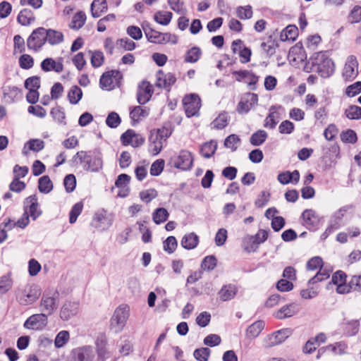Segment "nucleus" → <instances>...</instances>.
Segmentation results:
<instances>
[{"mask_svg":"<svg viewBox=\"0 0 361 361\" xmlns=\"http://www.w3.org/2000/svg\"><path fill=\"white\" fill-rule=\"evenodd\" d=\"M267 133L264 130H259L253 133L250 138V142L254 146L263 144L267 138Z\"/></svg>","mask_w":361,"mask_h":361,"instance_id":"nucleus-43","label":"nucleus"},{"mask_svg":"<svg viewBox=\"0 0 361 361\" xmlns=\"http://www.w3.org/2000/svg\"><path fill=\"white\" fill-rule=\"evenodd\" d=\"M345 115L350 120H359L361 118V107L350 105L345 110Z\"/></svg>","mask_w":361,"mask_h":361,"instance_id":"nucleus-49","label":"nucleus"},{"mask_svg":"<svg viewBox=\"0 0 361 361\" xmlns=\"http://www.w3.org/2000/svg\"><path fill=\"white\" fill-rule=\"evenodd\" d=\"M76 158L85 171L97 172L103 166L101 154L94 151H80L76 153Z\"/></svg>","mask_w":361,"mask_h":361,"instance_id":"nucleus-3","label":"nucleus"},{"mask_svg":"<svg viewBox=\"0 0 361 361\" xmlns=\"http://www.w3.org/2000/svg\"><path fill=\"white\" fill-rule=\"evenodd\" d=\"M17 20L18 22L22 25L27 26L35 20V17L31 10L28 8H24L19 13Z\"/></svg>","mask_w":361,"mask_h":361,"instance_id":"nucleus-32","label":"nucleus"},{"mask_svg":"<svg viewBox=\"0 0 361 361\" xmlns=\"http://www.w3.org/2000/svg\"><path fill=\"white\" fill-rule=\"evenodd\" d=\"M93 357L92 350L90 346H85L76 351L78 361H91Z\"/></svg>","mask_w":361,"mask_h":361,"instance_id":"nucleus-42","label":"nucleus"},{"mask_svg":"<svg viewBox=\"0 0 361 361\" xmlns=\"http://www.w3.org/2000/svg\"><path fill=\"white\" fill-rule=\"evenodd\" d=\"M156 85L159 87L169 88L176 81V78L173 73H164L159 70L156 74Z\"/></svg>","mask_w":361,"mask_h":361,"instance_id":"nucleus-19","label":"nucleus"},{"mask_svg":"<svg viewBox=\"0 0 361 361\" xmlns=\"http://www.w3.org/2000/svg\"><path fill=\"white\" fill-rule=\"evenodd\" d=\"M268 238V231L266 230H259L254 236L250 238V241L252 240V248L254 247L255 244H261L264 243Z\"/></svg>","mask_w":361,"mask_h":361,"instance_id":"nucleus-62","label":"nucleus"},{"mask_svg":"<svg viewBox=\"0 0 361 361\" xmlns=\"http://www.w3.org/2000/svg\"><path fill=\"white\" fill-rule=\"evenodd\" d=\"M46 41L51 45L59 44L63 41V35L60 31L46 29Z\"/></svg>","mask_w":361,"mask_h":361,"instance_id":"nucleus-36","label":"nucleus"},{"mask_svg":"<svg viewBox=\"0 0 361 361\" xmlns=\"http://www.w3.org/2000/svg\"><path fill=\"white\" fill-rule=\"evenodd\" d=\"M154 93L152 85L147 80L142 81L137 88V99L139 104H146L152 97Z\"/></svg>","mask_w":361,"mask_h":361,"instance_id":"nucleus-17","label":"nucleus"},{"mask_svg":"<svg viewBox=\"0 0 361 361\" xmlns=\"http://www.w3.org/2000/svg\"><path fill=\"white\" fill-rule=\"evenodd\" d=\"M82 209V202H77L73 206L69 214V222L71 224H74L76 221L77 218L81 214Z\"/></svg>","mask_w":361,"mask_h":361,"instance_id":"nucleus-55","label":"nucleus"},{"mask_svg":"<svg viewBox=\"0 0 361 361\" xmlns=\"http://www.w3.org/2000/svg\"><path fill=\"white\" fill-rule=\"evenodd\" d=\"M216 263L217 259L214 256H207L203 259L201 263V269L204 271L213 270L216 267Z\"/></svg>","mask_w":361,"mask_h":361,"instance_id":"nucleus-51","label":"nucleus"},{"mask_svg":"<svg viewBox=\"0 0 361 361\" xmlns=\"http://www.w3.org/2000/svg\"><path fill=\"white\" fill-rule=\"evenodd\" d=\"M292 334L290 329L286 328L278 330L271 335L267 336L264 340L266 347H271L283 343Z\"/></svg>","mask_w":361,"mask_h":361,"instance_id":"nucleus-15","label":"nucleus"},{"mask_svg":"<svg viewBox=\"0 0 361 361\" xmlns=\"http://www.w3.org/2000/svg\"><path fill=\"white\" fill-rule=\"evenodd\" d=\"M312 67L322 78H329L334 72V63L326 54V52L314 53L310 58Z\"/></svg>","mask_w":361,"mask_h":361,"instance_id":"nucleus-2","label":"nucleus"},{"mask_svg":"<svg viewBox=\"0 0 361 361\" xmlns=\"http://www.w3.org/2000/svg\"><path fill=\"white\" fill-rule=\"evenodd\" d=\"M108 9L106 0H94L91 4L90 10L93 18H99Z\"/></svg>","mask_w":361,"mask_h":361,"instance_id":"nucleus-27","label":"nucleus"},{"mask_svg":"<svg viewBox=\"0 0 361 361\" xmlns=\"http://www.w3.org/2000/svg\"><path fill=\"white\" fill-rule=\"evenodd\" d=\"M128 308L126 306H120L115 310L110 321L111 329L116 333L123 329L128 317Z\"/></svg>","mask_w":361,"mask_h":361,"instance_id":"nucleus-8","label":"nucleus"},{"mask_svg":"<svg viewBox=\"0 0 361 361\" xmlns=\"http://www.w3.org/2000/svg\"><path fill=\"white\" fill-rule=\"evenodd\" d=\"M350 208H351V206L349 205L340 208L332 215L329 222L339 228L341 226V221L343 216Z\"/></svg>","mask_w":361,"mask_h":361,"instance_id":"nucleus-39","label":"nucleus"},{"mask_svg":"<svg viewBox=\"0 0 361 361\" xmlns=\"http://www.w3.org/2000/svg\"><path fill=\"white\" fill-rule=\"evenodd\" d=\"M147 40L154 44H166L171 42L173 44L178 43V37L170 32H160L155 30L149 29L145 31Z\"/></svg>","mask_w":361,"mask_h":361,"instance_id":"nucleus-7","label":"nucleus"},{"mask_svg":"<svg viewBox=\"0 0 361 361\" xmlns=\"http://www.w3.org/2000/svg\"><path fill=\"white\" fill-rule=\"evenodd\" d=\"M78 310V304L66 302L61 309L60 317L63 320H68L75 315Z\"/></svg>","mask_w":361,"mask_h":361,"instance_id":"nucleus-25","label":"nucleus"},{"mask_svg":"<svg viewBox=\"0 0 361 361\" xmlns=\"http://www.w3.org/2000/svg\"><path fill=\"white\" fill-rule=\"evenodd\" d=\"M16 300L21 305L34 303L40 296L41 290L35 284H26L18 288L16 292Z\"/></svg>","mask_w":361,"mask_h":361,"instance_id":"nucleus-4","label":"nucleus"},{"mask_svg":"<svg viewBox=\"0 0 361 361\" xmlns=\"http://www.w3.org/2000/svg\"><path fill=\"white\" fill-rule=\"evenodd\" d=\"M121 142L123 146H131L134 148L141 147L145 142V137L135 132L133 129H128L120 137Z\"/></svg>","mask_w":361,"mask_h":361,"instance_id":"nucleus-10","label":"nucleus"},{"mask_svg":"<svg viewBox=\"0 0 361 361\" xmlns=\"http://www.w3.org/2000/svg\"><path fill=\"white\" fill-rule=\"evenodd\" d=\"M211 354V350L208 348H200L196 349L193 355L195 358L198 361H207Z\"/></svg>","mask_w":361,"mask_h":361,"instance_id":"nucleus-57","label":"nucleus"},{"mask_svg":"<svg viewBox=\"0 0 361 361\" xmlns=\"http://www.w3.org/2000/svg\"><path fill=\"white\" fill-rule=\"evenodd\" d=\"M194 158L192 154L185 149L180 150L178 154L172 157L170 159V164L175 168L188 171L192 168Z\"/></svg>","mask_w":361,"mask_h":361,"instance_id":"nucleus-6","label":"nucleus"},{"mask_svg":"<svg viewBox=\"0 0 361 361\" xmlns=\"http://www.w3.org/2000/svg\"><path fill=\"white\" fill-rule=\"evenodd\" d=\"M87 20V16L82 11L76 12L72 17L69 24V27L72 30H78L85 25Z\"/></svg>","mask_w":361,"mask_h":361,"instance_id":"nucleus-30","label":"nucleus"},{"mask_svg":"<svg viewBox=\"0 0 361 361\" xmlns=\"http://www.w3.org/2000/svg\"><path fill=\"white\" fill-rule=\"evenodd\" d=\"M67 97L71 104H76L82 97V91L78 86L73 85L69 90Z\"/></svg>","mask_w":361,"mask_h":361,"instance_id":"nucleus-41","label":"nucleus"},{"mask_svg":"<svg viewBox=\"0 0 361 361\" xmlns=\"http://www.w3.org/2000/svg\"><path fill=\"white\" fill-rule=\"evenodd\" d=\"M298 35V28L295 25H288L280 32V39L295 41Z\"/></svg>","mask_w":361,"mask_h":361,"instance_id":"nucleus-29","label":"nucleus"},{"mask_svg":"<svg viewBox=\"0 0 361 361\" xmlns=\"http://www.w3.org/2000/svg\"><path fill=\"white\" fill-rule=\"evenodd\" d=\"M305 226L310 230H316L319 224V216L312 209H305L302 214Z\"/></svg>","mask_w":361,"mask_h":361,"instance_id":"nucleus-20","label":"nucleus"},{"mask_svg":"<svg viewBox=\"0 0 361 361\" xmlns=\"http://www.w3.org/2000/svg\"><path fill=\"white\" fill-rule=\"evenodd\" d=\"M228 116L226 112L221 113L212 122L213 127L216 129H223L228 125Z\"/></svg>","mask_w":361,"mask_h":361,"instance_id":"nucleus-54","label":"nucleus"},{"mask_svg":"<svg viewBox=\"0 0 361 361\" xmlns=\"http://www.w3.org/2000/svg\"><path fill=\"white\" fill-rule=\"evenodd\" d=\"M232 50L235 54L240 57L241 63L248 62V48H247L243 41L238 39L232 43Z\"/></svg>","mask_w":361,"mask_h":361,"instance_id":"nucleus-23","label":"nucleus"},{"mask_svg":"<svg viewBox=\"0 0 361 361\" xmlns=\"http://www.w3.org/2000/svg\"><path fill=\"white\" fill-rule=\"evenodd\" d=\"M113 222L112 217L104 209L96 212L92 218L91 226L103 231L109 228Z\"/></svg>","mask_w":361,"mask_h":361,"instance_id":"nucleus-12","label":"nucleus"},{"mask_svg":"<svg viewBox=\"0 0 361 361\" xmlns=\"http://www.w3.org/2000/svg\"><path fill=\"white\" fill-rule=\"evenodd\" d=\"M118 74V71H110L105 72L100 78V85L102 88L111 89L114 83V78Z\"/></svg>","mask_w":361,"mask_h":361,"instance_id":"nucleus-33","label":"nucleus"},{"mask_svg":"<svg viewBox=\"0 0 361 361\" xmlns=\"http://www.w3.org/2000/svg\"><path fill=\"white\" fill-rule=\"evenodd\" d=\"M173 17V13L166 11H157L154 15V20L162 25H167L170 23Z\"/></svg>","mask_w":361,"mask_h":361,"instance_id":"nucleus-40","label":"nucleus"},{"mask_svg":"<svg viewBox=\"0 0 361 361\" xmlns=\"http://www.w3.org/2000/svg\"><path fill=\"white\" fill-rule=\"evenodd\" d=\"M158 192L154 188L142 190L139 194L140 200L147 204L156 198Z\"/></svg>","mask_w":361,"mask_h":361,"instance_id":"nucleus-52","label":"nucleus"},{"mask_svg":"<svg viewBox=\"0 0 361 361\" xmlns=\"http://www.w3.org/2000/svg\"><path fill=\"white\" fill-rule=\"evenodd\" d=\"M88 53L90 56V63L93 68H97L104 64L105 58L102 51L89 50Z\"/></svg>","mask_w":361,"mask_h":361,"instance_id":"nucleus-34","label":"nucleus"},{"mask_svg":"<svg viewBox=\"0 0 361 361\" xmlns=\"http://www.w3.org/2000/svg\"><path fill=\"white\" fill-rule=\"evenodd\" d=\"M169 214L164 208H158L152 214V219L155 224H160L165 222Z\"/></svg>","mask_w":361,"mask_h":361,"instance_id":"nucleus-47","label":"nucleus"},{"mask_svg":"<svg viewBox=\"0 0 361 361\" xmlns=\"http://www.w3.org/2000/svg\"><path fill=\"white\" fill-rule=\"evenodd\" d=\"M71 61L76 69L81 71L87 65L85 54L82 51L74 54L71 58Z\"/></svg>","mask_w":361,"mask_h":361,"instance_id":"nucleus-45","label":"nucleus"},{"mask_svg":"<svg viewBox=\"0 0 361 361\" xmlns=\"http://www.w3.org/2000/svg\"><path fill=\"white\" fill-rule=\"evenodd\" d=\"M199 237L195 233L185 234L181 239L180 244L186 250L195 249L199 244Z\"/></svg>","mask_w":361,"mask_h":361,"instance_id":"nucleus-26","label":"nucleus"},{"mask_svg":"<svg viewBox=\"0 0 361 361\" xmlns=\"http://www.w3.org/2000/svg\"><path fill=\"white\" fill-rule=\"evenodd\" d=\"M19 66L23 69H30L34 66V59L29 54H23L19 58Z\"/></svg>","mask_w":361,"mask_h":361,"instance_id":"nucleus-58","label":"nucleus"},{"mask_svg":"<svg viewBox=\"0 0 361 361\" xmlns=\"http://www.w3.org/2000/svg\"><path fill=\"white\" fill-rule=\"evenodd\" d=\"M329 276L330 271L329 269H324L322 267L317 274L309 280L308 283L314 284L317 282L327 279Z\"/></svg>","mask_w":361,"mask_h":361,"instance_id":"nucleus-50","label":"nucleus"},{"mask_svg":"<svg viewBox=\"0 0 361 361\" xmlns=\"http://www.w3.org/2000/svg\"><path fill=\"white\" fill-rule=\"evenodd\" d=\"M40 67L44 72L54 71L60 73L64 69L63 59L62 57H58L57 59L46 58L41 62Z\"/></svg>","mask_w":361,"mask_h":361,"instance_id":"nucleus-16","label":"nucleus"},{"mask_svg":"<svg viewBox=\"0 0 361 361\" xmlns=\"http://www.w3.org/2000/svg\"><path fill=\"white\" fill-rule=\"evenodd\" d=\"M202 50L198 47H192L188 49L185 56L184 61L186 63H196L202 56Z\"/></svg>","mask_w":361,"mask_h":361,"instance_id":"nucleus-38","label":"nucleus"},{"mask_svg":"<svg viewBox=\"0 0 361 361\" xmlns=\"http://www.w3.org/2000/svg\"><path fill=\"white\" fill-rule=\"evenodd\" d=\"M149 109L141 106H136L130 111V117L133 123H138L142 119L148 116Z\"/></svg>","mask_w":361,"mask_h":361,"instance_id":"nucleus-28","label":"nucleus"},{"mask_svg":"<svg viewBox=\"0 0 361 361\" xmlns=\"http://www.w3.org/2000/svg\"><path fill=\"white\" fill-rule=\"evenodd\" d=\"M272 109L273 107L271 108L270 113L267 116L264 123V127L270 129H273L276 127L279 119L278 113L275 111H272Z\"/></svg>","mask_w":361,"mask_h":361,"instance_id":"nucleus-56","label":"nucleus"},{"mask_svg":"<svg viewBox=\"0 0 361 361\" xmlns=\"http://www.w3.org/2000/svg\"><path fill=\"white\" fill-rule=\"evenodd\" d=\"M25 212L30 216L33 220H35L41 215V211L39 208V204L36 195H30L27 197L24 202Z\"/></svg>","mask_w":361,"mask_h":361,"instance_id":"nucleus-18","label":"nucleus"},{"mask_svg":"<svg viewBox=\"0 0 361 361\" xmlns=\"http://www.w3.org/2000/svg\"><path fill=\"white\" fill-rule=\"evenodd\" d=\"M277 30H276L273 34L269 35L266 41L263 42L261 44V47L263 50L270 56H272L276 52V49L279 47L278 42L276 41L277 34L276 33Z\"/></svg>","mask_w":361,"mask_h":361,"instance_id":"nucleus-24","label":"nucleus"},{"mask_svg":"<svg viewBox=\"0 0 361 361\" xmlns=\"http://www.w3.org/2000/svg\"><path fill=\"white\" fill-rule=\"evenodd\" d=\"M44 147V142L39 139H32L27 142L23 147V154H28L29 151L38 152Z\"/></svg>","mask_w":361,"mask_h":361,"instance_id":"nucleus-31","label":"nucleus"},{"mask_svg":"<svg viewBox=\"0 0 361 361\" xmlns=\"http://www.w3.org/2000/svg\"><path fill=\"white\" fill-rule=\"evenodd\" d=\"M361 20V6H355L350 12L348 20L350 23H356Z\"/></svg>","mask_w":361,"mask_h":361,"instance_id":"nucleus-64","label":"nucleus"},{"mask_svg":"<svg viewBox=\"0 0 361 361\" xmlns=\"http://www.w3.org/2000/svg\"><path fill=\"white\" fill-rule=\"evenodd\" d=\"M236 291L237 288L235 286L231 284L226 285L219 292V296L221 300L227 301L234 298Z\"/></svg>","mask_w":361,"mask_h":361,"instance_id":"nucleus-37","label":"nucleus"},{"mask_svg":"<svg viewBox=\"0 0 361 361\" xmlns=\"http://www.w3.org/2000/svg\"><path fill=\"white\" fill-rule=\"evenodd\" d=\"M121 122V117L114 111L109 113L106 119V124L111 128L118 127Z\"/></svg>","mask_w":361,"mask_h":361,"instance_id":"nucleus-59","label":"nucleus"},{"mask_svg":"<svg viewBox=\"0 0 361 361\" xmlns=\"http://www.w3.org/2000/svg\"><path fill=\"white\" fill-rule=\"evenodd\" d=\"M168 4L171 10L178 14L184 15L187 12L185 3L182 0H168Z\"/></svg>","mask_w":361,"mask_h":361,"instance_id":"nucleus-46","label":"nucleus"},{"mask_svg":"<svg viewBox=\"0 0 361 361\" xmlns=\"http://www.w3.org/2000/svg\"><path fill=\"white\" fill-rule=\"evenodd\" d=\"M39 190L42 193H49L53 189V183L48 176H43L38 181Z\"/></svg>","mask_w":361,"mask_h":361,"instance_id":"nucleus-44","label":"nucleus"},{"mask_svg":"<svg viewBox=\"0 0 361 361\" xmlns=\"http://www.w3.org/2000/svg\"><path fill=\"white\" fill-rule=\"evenodd\" d=\"M358 75V62L355 56H349L344 65L342 76L345 81H353Z\"/></svg>","mask_w":361,"mask_h":361,"instance_id":"nucleus-14","label":"nucleus"},{"mask_svg":"<svg viewBox=\"0 0 361 361\" xmlns=\"http://www.w3.org/2000/svg\"><path fill=\"white\" fill-rule=\"evenodd\" d=\"M47 324V315L42 312L29 317L24 323V327L27 329L40 331L44 329Z\"/></svg>","mask_w":361,"mask_h":361,"instance_id":"nucleus-13","label":"nucleus"},{"mask_svg":"<svg viewBox=\"0 0 361 361\" xmlns=\"http://www.w3.org/2000/svg\"><path fill=\"white\" fill-rule=\"evenodd\" d=\"M46 42V29L38 27L32 31L27 39V46L29 49L38 51Z\"/></svg>","mask_w":361,"mask_h":361,"instance_id":"nucleus-9","label":"nucleus"},{"mask_svg":"<svg viewBox=\"0 0 361 361\" xmlns=\"http://www.w3.org/2000/svg\"><path fill=\"white\" fill-rule=\"evenodd\" d=\"M59 296L57 290L45 291L39 303L42 312L47 316L52 314L59 307Z\"/></svg>","mask_w":361,"mask_h":361,"instance_id":"nucleus-5","label":"nucleus"},{"mask_svg":"<svg viewBox=\"0 0 361 361\" xmlns=\"http://www.w3.org/2000/svg\"><path fill=\"white\" fill-rule=\"evenodd\" d=\"M63 185L67 192H73L76 186V178L73 174L67 175L63 180Z\"/></svg>","mask_w":361,"mask_h":361,"instance_id":"nucleus-63","label":"nucleus"},{"mask_svg":"<svg viewBox=\"0 0 361 361\" xmlns=\"http://www.w3.org/2000/svg\"><path fill=\"white\" fill-rule=\"evenodd\" d=\"M217 149V142L214 140H210L204 143L200 147V154L206 159L211 158Z\"/></svg>","mask_w":361,"mask_h":361,"instance_id":"nucleus-35","label":"nucleus"},{"mask_svg":"<svg viewBox=\"0 0 361 361\" xmlns=\"http://www.w3.org/2000/svg\"><path fill=\"white\" fill-rule=\"evenodd\" d=\"M183 108L188 117L197 116L201 107V99L195 94H190L184 97L183 99Z\"/></svg>","mask_w":361,"mask_h":361,"instance_id":"nucleus-11","label":"nucleus"},{"mask_svg":"<svg viewBox=\"0 0 361 361\" xmlns=\"http://www.w3.org/2000/svg\"><path fill=\"white\" fill-rule=\"evenodd\" d=\"M70 334L67 331H60L56 336L54 344L56 348L63 347L69 340Z\"/></svg>","mask_w":361,"mask_h":361,"instance_id":"nucleus-61","label":"nucleus"},{"mask_svg":"<svg viewBox=\"0 0 361 361\" xmlns=\"http://www.w3.org/2000/svg\"><path fill=\"white\" fill-rule=\"evenodd\" d=\"M173 128L171 124H165L159 128L150 130L148 139V151L157 155L163 149L164 142L171 135Z\"/></svg>","mask_w":361,"mask_h":361,"instance_id":"nucleus-1","label":"nucleus"},{"mask_svg":"<svg viewBox=\"0 0 361 361\" xmlns=\"http://www.w3.org/2000/svg\"><path fill=\"white\" fill-rule=\"evenodd\" d=\"M265 326L264 322L258 320L250 325V337H257Z\"/></svg>","mask_w":361,"mask_h":361,"instance_id":"nucleus-53","label":"nucleus"},{"mask_svg":"<svg viewBox=\"0 0 361 361\" xmlns=\"http://www.w3.org/2000/svg\"><path fill=\"white\" fill-rule=\"evenodd\" d=\"M299 310L300 308L298 304L290 303L283 306L280 310H279L276 312L275 317L279 319H283L298 314Z\"/></svg>","mask_w":361,"mask_h":361,"instance_id":"nucleus-22","label":"nucleus"},{"mask_svg":"<svg viewBox=\"0 0 361 361\" xmlns=\"http://www.w3.org/2000/svg\"><path fill=\"white\" fill-rule=\"evenodd\" d=\"M95 345L99 361H105L111 356V353L107 348V340L104 336L98 337Z\"/></svg>","mask_w":361,"mask_h":361,"instance_id":"nucleus-21","label":"nucleus"},{"mask_svg":"<svg viewBox=\"0 0 361 361\" xmlns=\"http://www.w3.org/2000/svg\"><path fill=\"white\" fill-rule=\"evenodd\" d=\"M116 20V16L110 13L99 20L97 22V29L98 32H104L106 27L109 26V23H114Z\"/></svg>","mask_w":361,"mask_h":361,"instance_id":"nucleus-48","label":"nucleus"},{"mask_svg":"<svg viewBox=\"0 0 361 361\" xmlns=\"http://www.w3.org/2000/svg\"><path fill=\"white\" fill-rule=\"evenodd\" d=\"M178 246L176 238L169 236L164 241V250L169 254L175 252Z\"/></svg>","mask_w":361,"mask_h":361,"instance_id":"nucleus-60","label":"nucleus"}]
</instances>
